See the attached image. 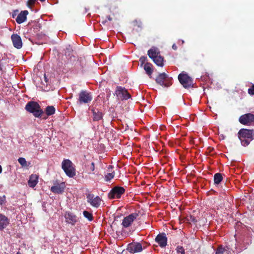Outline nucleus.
<instances>
[{
    "label": "nucleus",
    "mask_w": 254,
    "mask_h": 254,
    "mask_svg": "<svg viewBox=\"0 0 254 254\" xmlns=\"http://www.w3.org/2000/svg\"><path fill=\"white\" fill-rule=\"evenodd\" d=\"M254 132L253 129H248L246 128L241 129L238 133V137L241 141V144L244 146L248 145L251 141L253 139Z\"/></svg>",
    "instance_id": "f257e3e1"
},
{
    "label": "nucleus",
    "mask_w": 254,
    "mask_h": 254,
    "mask_svg": "<svg viewBox=\"0 0 254 254\" xmlns=\"http://www.w3.org/2000/svg\"><path fill=\"white\" fill-rule=\"evenodd\" d=\"M25 108L27 112L32 113L36 118L41 117L44 113L39 104L35 101L28 102L26 105Z\"/></svg>",
    "instance_id": "f03ea898"
},
{
    "label": "nucleus",
    "mask_w": 254,
    "mask_h": 254,
    "mask_svg": "<svg viewBox=\"0 0 254 254\" xmlns=\"http://www.w3.org/2000/svg\"><path fill=\"white\" fill-rule=\"evenodd\" d=\"M62 168L68 177L72 178L75 176V169L70 160L64 159L62 163Z\"/></svg>",
    "instance_id": "7ed1b4c3"
},
{
    "label": "nucleus",
    "mask_w": 254,
    "mask_h": 254,
    "mask_svg": "<svg viewBox=\"0 0 254 254\" xmlns=\"http://www.w3.org/2000/svg\"><path fill=\"white\" fill-rule=\"evenodd\" d=\"M155 81L157 84L164 87H168L171 84V79L165 72L159 73L156 77Z\"/></svg>",
    "instance_id": "20e7f679"
},
{
    "label": "nucleus",
    "mask_w": 254,
    "mask_h": 254,
    "mask_svg": "<svg viewBox=\"0 0 254 254\" xmlns=\"http://www.w3.org/2000/svg\"><path fill=\"white\" fill-rule=\"evenodd\" d=\"M178 79L181 84L185 88H189L193 86L192 79L188 74L184 73L179 74Z\"/></svg>",
    "instance_id": "39448f33"
},
{
    "label": "nucleus",
    "mask_w": 254,
    "mask_h": 254,
    "mask_svg": "<svg viewBox=\"0 0 254 254\" xmlns=\"http://www.w3.org/2000/svg\"><path fill=\"white\" fill-rule=\"evenodd\" d=\"M125 192V189L124 187L116 186L110 190L108 196L110 199L120 198Z\"/></svg>",
    "instance_id": "423d86ee"
},
{
    "label": "nucleus",
    "mask_w": 254,
    "mask_h": 254,
    "mask_svg": "<svg viewBox=\"0 0 254 254\" xmlns=\"http://www.w3.org/2000/svg\"><path fill=\"white\" fill-rule=\"evenodd\" d=\"M78 102L80 104H87L92 100V96L91 93L86 90H82L78 95Z\"/></svg>",
    "instance_id": "0eeeda50"
},
{
    "label": "nucleus",
    "mask_w": 254,
    "mask_h": 254,
    "mask_svg": "<svg viewBox=\"0 0 254 254\" xmlns=\"http://www.w3.org/2000/svg\"><path fill=\"white\" fill-rule=\"evenodd\" d=\"M115 93L117 96L122 100H127L131 98V95L128 92L127 90L125 87L120 86L117 87Z\"/></svg>",
    "instance_id": "6e6552de"
},
{
    "label": "nucleus",
    "mask_w": 254,
    "mask_h": 254,
    "mask_svg": "<svg viewBox=\"0 0 254 254\" xmlns=\"http://www.w3.org/2000/svg\"><path fill=\"white\" fill-rule=\"evenodd\" d=\"M239 121L242 125H252L254 124V115L251 113L245 114L240 116Z\"/></svg>",
    "instance_id": "1a4fd4ad"
},
{
    "label": "nucleus",
    "mask_w": 254,
    "mask_h": 254,
    "mask_svg": "<svg viewBox=\"0 0 254 254\" xmlns=\"http://www.w3.org/2000/svg\"><path fill=\"white\" fill-rule=\"evenodd\" d=\"M54 185L51 188L50 190L56 194H62L64 192L65 188L64 182L59 183L58 181H55L53 183Z\"/></svg>",
    "instance_id": "9d476101"
},
{
    "label": "nucleus",
    "mask_w": 254,
    "mask_h": 254,
    "mask_svg": "<svg viewBox=\"0 0 254 254\" xmlns=\"http://www.w3.org/2000/svg\"><path fill=\"white\" fill-rule=\"evenodd\" d=\"M72 50L70 48H67L65 51L64 55L62 56L61 61L59 60L58 63V65L60 68H62L68 63V61L65 60V59L69 57V58H71L72 56Z\"/></svg>",
    "instance_id": "9b49d317"
},
{
    "label": "nucleus",
    "mask_w": 254,
    "mask_h": 254,
    "mask_svg": "<svg viewBox=\"0 0 254 254\" xmlns=\"http://www.w3.org/2000/svg\"><path fill=\"white\" fill-rule=\"evenodd\" d=\"M138 216V213H132L124 218L122 224L124 227L127 228L131 224Z\"/></svg>",
    "instance_id": "f8f14e48"
},
{
    "label": "nucleus",
    "mask_w": 254,
    "mask_h": 254,
    "mask_svg": "<svg viewBox=\"0 0 254 254\" xmlns=\"http://www.w3.org/2000/svg\"><path fill=\"white\" fill-rule=\"evenodd\" d=\"M87 202L93 207L98 208L101 204V198L99 196H94L93 194H89L87 196Z\"/></svg>",
    "instance_id": "ddd939ff"
},
{
    "label": "nucleus",
    "mask_w": 254,
    "mask_h": 254,
    "mask_svg": "<svg viewBox=\"0 0 254 254\" xmlns=\"http://www.w3.org/2000/svg\"><path fill=\"white\" fill-rule=\"evenodd\" d=\"M127 250L130 253H135L142 251V247L139 243H131L128 245Z\"/></svg>",
    "instance_id": "4468645a"
},
{
    "label": "nucleus",
    "mask_w": 254,
    "mask_h": 254,
    "mask_svg": "<svg viewBox=\"0 0 254 254\" xmlns=\"http://www.w3.org/2000/svg\"><path fill=\"white\" fill-rule=\"evenodd\" d=\"M11 39L15 48L19 49L22 47V42L19 35L17 34H13L11 36Z\"/></svg>",
    "instance_id": "2eb2a0df"
},
{
    "label": "nucleus",
    "mask_w": 254,
    "mask_h": 254,
    "mask_svg": "<svg viewBox=\"0 0 254 254\" xmlns=\"http://www.w3.org/2000/svg\"><path fill=\"white\" fill-rule=\"evenodd\" d=\"M155 241L159 244V245L163 248L167 245V238L165 233L158 234L156 238Z\"/></svg>",
    "instance_id": "dca6fc26"
},
{
    "label": "nucleus",
    "mask_w": 254,
    "mask_h": 254,
    "mask_svg": "<svg viewBox=\"0 0 254 254\" xmlns=\"http://www.w3.org/2000/svg\"><path fill=\"white\" fill-rule=\"evenodd\" d=\"M66 222L72 225H74L77 221L76 216L73 214L68 212L65 214Z\"/></svg>",
    "instance_id": "f3484780"
},
{
    "label": "nucleus",
    "mask_w": 254,
    "mask_h": 254,
    "mask_svg": "<svg viewBox=\"0 0 254 254\" xmlns=\"http://www.w3.org/2000/svg\"><path fill=\"white\" fill-rule=\"evenodd\" d=\"M28 14V11L27 10L21 11L16 18V22L18 24L24 22L26 20Z\"/></svg>",
    "instance_id": "a211bd4d"
},
{
    "label": "nucleus",
    "mask_w": 254,
    "mask_h": 254,
    "mask_svg": "<svg viewBox=\"0 0 254 254\" xmlns=\"http://www.w3.org/2000/svg\"><path fill=\"white\" fill-rule=\"evenodd\" d=\"M93 116V121H99L103 119V114L98 109L91 110Z\"/></svg>",
    "instance_id": "6ab92c4d"
},
{
    "label": "nucleus",
    "mask_w": 254,
    "mask_h": 254,
    "mask_svg": "<svg viewBox=\"0 0 254 254\" xmlns=\"http://www.w3.org/2000/svg\"><path fill=\"white\" fill-rule=\"evenodd\" d=\"M38 182V177L36 174H32L28 181V185L31 188L35 187Z\"/></svg>",
    "instance_id": "aec40b11"
},
{
    "label": "nucleus",
    "mask_w": 254,
    "mask_h": 254,
    "mask_svg": "<svg viewBox=\"0 0 254 254\" xmlns=\"http://www.w3.org/2000/svg\"><path fill=\"white\" fill-rule=\"evenodd\" d=\"M9 220L4 215L0 213V230H2L8 224Z\"/></svg>",
    "instance_id": "412c9836"
},
{
    "label": "nucleus",
    "mask_w": 254,
    "mask_h": 254,
    "mask_svg": "<svg viewBox=\"0 0 254 254\" xmlns=\"http://www.w3.org/2000/svg\"><path fill=\"white\" fill-rule=\"evenodd\" d=\"M154 63L156 64L158 66H163L164 65L163 61L164 59L160 55L156 56L152 59Z\"/></svg>",
    "instance_id": "4be33fe9"
},
{
    "label": "nucleus",
    "mask_w": 254,
    "mask_h": 254,
    "mask_svg": "<svg viewBox=\"0 0 254 254\" xmlns=\"http://www.w3.org/2000/svg\"><path fill=\"white\" fill-rule=\"evenodd\" d=\"M148 55L150 58L152 59L156 56H158L159 54V52L155 48H152L148 51Z\"/></svg>",
    "instance_id": "5701e85b"
},
{
    "label": "nucleus",
    "mask_w": 254,
    "mask_h": 254,
    "mask_svg": "<svg viewBox=\"0 0 254 254\" xmlns=\"http://www.w3.org/2000/svg\"><path fill=\"white\" fill-rule=\"evenodd\" d=\"M223 179V175L220 173H217L214 175V183L218 185L222 181Z\"/></svg>",
    "instance_id": "b1692460"
},
{
    "label": "nucleus",
    "mask_w": 254,
    "mask_h": 254,
    "mask_svg": "<svg viewBox=\"0 0 254 254\" xmlns=\"http://www.w3.org/2000/svg\"><path fill=\"white\" fill-rule=\"evenodd\" d=\"M55 111V108L53 106H48L45 108V113L48 116L54 115Z\"/></svg>",
    "instance_id": "393cba45"
},
{
    "label": "nucleus",
    "mask_w": 254,
    "mask_h": 254,
    "mask_svg": "<svg viewBox=\"0 0 254 254\" xmlns=\"http://www.w3.org/2000/svg\"><path fill=\"white\" fill-rule=\"evenodd\" d=\"M152 66V64L149 63H146L144 65V69L148 75H151L153 72Z\"/></svg>",
    "instance_id": "a878e982"
},
{
    "label": "nucleus",
    "mask_w": 254,
    "mask_h": 254,
    "mask_svg": "<svg viewBox=\"0 0 254 254\" xmlns=\"http://www.w3.org/2000/svg\"><path fill=\"white\" fill-rule=\"evenodd\" d=\"M84 216L89 221H91L93 219V215L91 212L88 211H84L83 212Z\"/></svg>",
    "instance_id": "bb28decb"
},
{
    "label": "nucleus",
    "mask_w": 254,
    "mask_h": 254,
    "mask_svg": "<svg viewBox=\"0 0 254 254\" xmlns=\"http://www.w3.org/2000/svg\"><path fill=\"white\" fill-rule=\"evenodd\" d=\"M227 250L222 246H219L216 251L215 254H226Z\"/></svg>",
    "instance_id": "cd10ccee"
},
{
    "label": "nucleus",
    "mask_w": 254,
    "mask_h": 254,
    "mask_svg": "<svg viewBox=\"0 0 254 254\" xmlns=\"http://www.w3.org/2000/svg\"><path fill=\"white\" fill-rule=\"evenodd\" d=\"M114 176H115V173L114 172L107 173L105 176V180L106 182H109L112 179H113L114 177Z\"/></svg>",
    "instance_id": "c85d7f7f"
},
{
    "label": "nucleus",
    "mask_w": 254,
    "mask_h": 254,
    "mask_svg": "<svg viewBox=\"0 0 254 254\" xmlns=\"http://www.w3.org/2000/svg\"><path fill=\"white\" fill-rule=\"evenodd\" d=\"M18 161L22 166H26L27 165L26 161L24 158L20 157L18 158Z\"/></svg>",
    "instance_id": "c756f323"
},
{
    "label": "nucleus",
    "mask_w": 254,
    "mask_h": 254,
    "mask_svg": "<svg viewBox=\"0 0 254 254\" xmlns=\"http://www.w3.org/2000/svg\"><path fill=\"white\" fill-rule=\"evenodd\" d=\"M133 23L134 26H136L138 28H141L142 26V23L140 20H134Z\"/></svg>",
    "instance_id": "7c9ffc66"
},
{
    "label": "nucleus",
    "mask_w": 254,
    "mask_h": 254,
    "mask_svg": "<svg viewBox=\"0 0 254 254\" xmlns=\"http://www.w3.org/2000/svg\"><path fill=\"white\" fill-rule=\"evenodd\" d=\"M177 253H181V254H185V249L182 246H178L176 248Z\"/></svg>",
    "instance_id": "2f4dec72"
},
{
    "label": "nucleus",
    "mask_w": 254,
    "mask_h": 254,
    "mask_svg": "<svg viewBox=\"0 0 254 254\" xmlns=\"http://www.w3.org/2000/svg\"><path fill=\"white\" fill-rule=\"evenodd\" d=\"M87 169L90 172H93L95 170V163L92 162L90 165H87Z\"/></svg>",
    "instance_id": "473e14b6"
},
{
    "label": "nucleus",
    "mask_w": 254,
    "mask_h": 254,
    "mask_svg": "<svg viewBox=\"0 0 254 254\" xmlns=\"http://www.w3.org/2000/svg\"><path fill=\"white\" fill-rule=\"evenodd\" d=\"M188 221L190 222H192L193 223H195L197 222V220L195 217L192 215H190L188 218Z\"/></svg>",
    "instance_id": "72a5a7b5"
},
{
    "label": "nucleus",
    "mask_w": 254,
    "mask_h": 254,
    "mask_svg": "<svg viewBox=\"0 0 254 254\" xmlns=\"http://www.w3.org/2000/svg\"><path fill=\"white\" fill-rule=\"evenodd\" d=\"M248 92L251 95H254V84L248 89Z\"/></svg>",
    "instance_id": "f704fd0d"
},
{
    "label": "nucleus",
    "mask_w": 254,
    "mask_h": 254,
    "mask_svg": "<svg viewBox=\"0 0 254 254\" xmlns=\"http://www.w3.org/2000/svg\"><path fill=\"white\" fill-rule=\"evenodd\" d=\"M147 60V57L145 56H141L139 59V62L141 63V65L145 64V63Z\"/></svg>",
    "instance_id": "c9c22d12"
},
{
    "label": "nucleus",
    "mask_w": 254,
    "mask_h": 254,
    "mask_svg": "<svg viewBox=\"0 0 254 254\" xmlns=\"http://www.w3.org/2000/svg\"><path fill=\"white\" fill-rule=\"evenodd\" d=\"M36 1V0H28L27 2V6L28 7L33 6L35 4Z\"/></svg>",
    "instance_id": "e433bc0d"
},
{
    "label": "nucleus",
    "mask_w": 254,
    "mask_h": 254,
    "mask_svg": "<svg viewBox=\"0 0 254 254\" xmlns=\"http://www.w3.org/2000/svg\"><path fill=\"white\" fill-rule=\"evenodd\" d=\"M6 201V197L5 195L0 196V205L3 204Z\"/></svg>",
    "instance_id": "4c0bfd02"
},
{
    "label": "nucleus",
    "mask_w": 254,
    "mask_h": 254,
    "mask_svg": "<svg viewBox=\"0 0 254 254\" xmlns=\"http://www.w3.org/2000/svg\"><path fill=\"white\" fill-rule=\"evenodd\" d=\"M172 49H174V50H176L177 49V46L175 44H174L172 45Z\"/></svg>",
    "instance_id": "58836bf2"
},
{
    "label": "nucleus",
    "mask_w": 254,
    "mask_h": 254,
    "mask_svg": "<svg viewBox=\"0 0 254 254\" xmlns=\"http://www.w3.org/2000/svg\"><path fill=\"white\" fill-rule=\"evenodd\" d=\"M44 80L47 83L49 82V80L48 78L46 77V74H44Z\"/></svg>",
    "instance_id": "ea45409f"
},
{
    "label": "nucleus",
    "mask_w": 254,
    "mask_h": 254,
    "mask_svg": "<svg viewBox=\"0 0 254 254\" xmlns=\"http://www.w3.org/2000/svg\"><path fill=\"white\" fill-rule=\"evenodd\" d=\"M109 21H111L113 20L112 18L110 16H107Z\"/></svg>",
    "instance_id": "a19ab883"
},
{
    "label": "nucleus",
    "mask_w": 254,
    "mask_h": 254,
    "mask_svg": "<svg viewBox=\"0 0 254 254\" xmlns=\"http://www.w3.org/2000/svg\"><path fill=\"white\" fill-rule=\"evenodd\" d=\"M2 172V167L0 165V174Z\"/></svg>",
    "instance_id": "79ce46f5"
},
{
    "label": "nucleus",
    "mask_w": 254,
    "mask_h": 254,
    "mask_svg": "<svg viewBox=\"0 0 254 254\" xmlns=\"http://www.w3.org/2000/svg\"><path fill=\"white\" fill-rule=\"evenodd\" d=\"M106 22H107V20H105L104 21H102V23L103 24H105Z\"/></svg>",
    "instance_id": "37998d69"
},
{
    "label": "nucleus",
    "mask_w": 254,
    "mask_h": 254,
    "mask_svg": "<svg viewBox=\"0 0 254 254\" xmlns=\"http://www.w3.org/2000/svg\"><path fill=\"white\" fill-rule=\"evenodd\" d=\"M39 0L43 2V1H44L45 0Z\"/></svg>",
    "instance_id": "c03bdc74"
}]
</instances>
